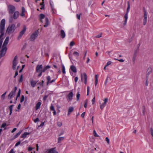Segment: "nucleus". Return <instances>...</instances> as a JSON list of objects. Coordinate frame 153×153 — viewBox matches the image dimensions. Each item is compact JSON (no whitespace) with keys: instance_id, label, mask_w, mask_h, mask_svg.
I'll return each mask as SVG.
<instances>
[{"instance_id":"nucleus-1","label":"nucleus","mask_w":153,"mask_h":153,"mask_svg":"<svg viewBox=\"0 0 153 153\" xmlns=\"http://www.w3.org/2000/svg\"><path fill=\"white\" fill-rule=\"evenodd\" d=\"M5 23V20L4 19H2L0 23V33H1L0 35V49L2 44V40L1 39V38L3 36L4 34Z\"/></svg>"},{"instance_id":"nucleus-2","label":"nucleus","mask_w":153,"mask_h":153,"mask_svg":"<svg viewBox=\"0 0 153 153\" xmlns=\"http://www.w3.org/2000/svg\"><path fill=\"white\" fill-rule=\"evenodd\" d=\"M9 40V37L7 36L2 46V49L1 52V56H4L7 50V45Z\"/></svg>"},{"instance_id":"nucleus-3","label":"nucleus","mask_w":153,"mask_h":153,"mask_svg":"<svg viewBox=\"0 0 153 153\" xmlns=\"http://www.w3.org/2000/svg\"><path fill=\"white\" fill-rule=\"evenodd\" d=\"M15 29V25L14 24H12L9 25L7 28L6 33L9 35H10L13 33L14 32Z\"/></svg>"},{"instance_id":"nucleus-4","label":"nucleus","mask_w":153,"mask_h":153,"mask_svg":"<svg viewBox=\"0 0 153 153\" xmlns=\"http://www.w3.org/2000/svg\"><path fill=\"white\" fill-rule=\"evenodd\" d=\"M16 8L14 6L9 5L8 6V10L9 14H13L15 11Z\"/></svg>"},{"instance_id":"nucleus-5","label":"nucleus","mask_w":153,"mask_h":153,"mask_svg":"<svg viewBox=\"0 0 153 153\" xmlns=\"http://www.w3.org/2000/svg\"><path fill=\"white\" fill-rule=\"evenodd\" d=\"M38 33V30L36 31L31 35L30 38V40L32 41H34L36 39L37 37Z\"/></svg>"},{"instance_id":"nucleus-6","label":"nucleus","mask_w":153,"mask_h":153,"mask_svg":"<svg viewBox=\"0 0 153 153\" xmlns=\"http://www.w3.org/2000/svg\"><path fill=\"white\" fill-rule=\"evenodd\" d=\"M143 23L144 25H145L147 22V12L145 8H143Z\"/></svg>"},{"instance_id":"nucleus-7","label":"nucleus","mask_w":153,"mask_h":153,"mask_svg":"<svg viewBox=\"0 0 153 153\" xmlns=\"http://www.w3.org/2000/svg\"><path fill=\"white\" fill-rule=\"evenodd\" d=\"M27 30V27L25 25H24L23 26V28L22 30L19 33V36L18 37L17 39L18 40L20 39L22 36L24 35V34L25 33Z\"/></svg>"},{"instance_id":"nucleus-8","label":"nucleus","mask_w":153,"mask_h":153,"mask_svg":"<svg viewBox=\"0 0 153 153\" xmlns=\"http://www.w3.org/2000/svg\"><path fill=\"white\" fill-rule=\"evenodd\" d=\"M17 89V87H14L13 89L11 91L10 93L8 95V97L9 99H12L13 96L15 95V93Z\"/></svg>"},{"instance_id":"nucleus-9","label":"nucleus","mask_w":153,"mask_h":153,"mask_svg":"<svg viewBox=\"0 0 153 153\" xmlns=\"http://www.w3.org/2000/svg\"><path fill=\"white\" fill-rule=\"evenodd\" d=\"M81 80L84 81L85 84H87V76L85 73H83L81 74Z\"/></svg>"},{"instance_id":"nucleus-10","label":"nucleus","mask_w":153,"mask_h":153,"mask_svg":"<svg viewBox=\"0 0 153 153\" xmlns=\"http://www.w3.org/2000/svg\"><path fill=\"white\" fill-rule=\"evenodd\" d=\"M17 56H16L14 58L13 62V66L12 68L14 70H15L16 69V65L17 64Z\"/></svg>"},{"instance_id":"nucleus-11","label":"nucleus","mask_w":153,"mask_h":153,"mask_svg":"<svg viewBox=\"0 0 153 153\" xmlns=\"http://www.w3.org/2000/svg\"><path fill=\"white\" fill-rule=\"evenodd\" d=\"M30 82L31 85L32 87H34L36 85L37 82L34 81L33 79H31L30 80Z\"/></svg>"},{"instance_id":"nucleus-12","label":"nucleus","mask_w":153,"mask_h":153,"mask_svg":"<svg viewBox=\"0 0 153 153\" xmlns=\"http://www.w3.org/2000/svg\"><path fill=\"white\" fill-rule=\"evenodd\" d=\"M19 15V13L18 11H16L14 12L13 15V18L14 19H16L18 18Z\"/></svg>"},{"instance_id":"nucleus-13","label":"nucleus","mask_w":153,"mask_h":153,"mask_svg":"<svg viewBox=\"0 0 153 153\" xmlns=\"http://www.w3.org/2000/svg\"><path fill=\"white\" fill-rule=\"evenodd\" d=\"M73 94L72 92H70L68 96V101H71L72 99V97H73Z\"/></svg>"},{"instance_id":"nucleus-14","label":"nucleus","mask_w":153,"mask_h":153,"mask_svg":"<svg viewBox=\"0 0 153 153\" xmlns=\"http://www.w3.org/2000/svg\"><path fill=\"white\" fill-rule=\"evenodd\" d=\"M42 65H37L36 67V71L37 72H41V71L42 70Z\"/></svg>"},{"instance_id":"nucleus-15","label":"nucleus","mask_w":153,"mask_h":153,"mask_svg":"<svg viewBox=\"0 0 153 153\" xmlns=\"http://www.w3.org/2000/svg\"><path fill=\"white\" fill-rule=\"evenodd\" d=\"M70 69L74 73H76L77 72L76 67L74 65H72L71 66Z\"/></svg>"},{"instance_id":"nucleus-16","label":"nucleus","mask_w":153,"mask_h":153,"mask_svg":"<svg viewBox=\"0 0 153 153\" xmlns=\"http://www.w3.org/2000/svg\"><path fill=\"white\" fill-rule=\"evenodd\" d=\"M60 35L62 39L64 38L65 37V31L63 30H61Z\"/></svg>"},{"instance_id":"nucleus-17","label":"nucleus","mask_w":153,"mask_h":153,"mask_svg":"<svg viewBox=\"0 0 153 153\" xmlns=\"http://www.w3.org/2000/svg\"><path fill=\"white\" fill-rule=\"evenodd\" d=\"M41 105V103L40 102H39L37 103L35 106V109L36 110H37L40 107Z\"/></svg>"},{"instance_id":"nucleus-18","label":"nucleus","mask_w":153,"mask_h":153,"mask_svg":"<svg viewBox=\"0 0 153 153\" xmlns=\"http://www.w3.org/2000/svg\"><path fill=\"white\" fill-rule=\"evenodd\" d=\"M74 110V108L72 107H70L68 110V115L69 116L70 115L71 113Z\"/></svg>"},{"instance_id":"nucleus-19","label":"nucleus","mask_w":153,"mask_h":153,"mask_svg":"<svg viewBox=\"0 0 153 153\" xmlns=\"http://www.w3.org/2000/svg\"><path fill=\"white\" fill-rule=\"evenodd\" d=\"M45 20L46 22L45 25H44V26L45 27H47L48 26L49 24L48 19V18H45Z\"/></svg>"},{"instance_id":"nucleus-20","label":"nucleus","mask_w":153,"mask_h":153,"mask_svg":"<svg viewBox=\"0 0 153 153\" xmlns=\"http://www.w3.org/2000/svg\"><path fill=\"white\" fill-rule=\"evenodd\" d=\"M30 133L28 132H25L22 135V137L23 138H25L27 137V135H29L30 134Z\"/></svg>"},{"instance_id":"nucleus-21","label":"nucleus","mask_w":153,"mask_h":153,"mask_svg":"<svg viewBox=\"0 0 153 153\" xmlns=\"http://www.w3.org/2000/svg\"><path fill=\"white\" fill-rule=\"evenodd\" d=\"M46 79L47 80V85H48L50 83V82L51 81V78L50 76H48L46 77Z\"/></svg>"},{"instance_id":"nucleus-22","label":"nucleus","mask_w":153,"mask_h":153,"mask_svg":"<svg viewBox=\"0 0 153 153\" xmlns=\"http://www.w3.org/2000/svg\"><path fill=\"white\" fill-rule=\"evenodd\" d=\"M50 66L49 65H48L45 67L43 69H42V72H45L46 70H47V69H49L50 68Z\"/></svg>"},{"instance_id":"nucleus-23","label":"nucleus","mask_w":153,"mask_h":153,"mask_svg":"<svg viewBox=\"0 0 153 153\" xmlns=\"http://www.w3.org/2000/svg\"><path fill=\"white\" fill-rule=\"evenodd\" d=\"M48 153H58L54 149H51L48 151Z\"/></svg>"},{"instance_id":"nucleus-24","label":"nucleus","mask_w":153,"mask_h":153,"mask_svg":"<svg viewBox=\"0 0 153 153\" xmlns=\"http://www.w3.org/2000/svg\"><path fill=\"white\" fill-rule=\"evenodd\" d=\"M106 105V104L104 103H103L102 104H100V109L102 110L105 106Z\"/></svg>"},{"instance_id":"nucleus-25","label":"nucleus","mask_w":153,"mask_h":153,"mask_svg":"<svg viewBox=\"0 0 153 153\" xmlns=\"http://www.w3.org/2000/svg\"><path fill=\"white\" fill-rule=\"evenodd\" d=\"M130 5L129 3V2H128V7L127 9L126 12V13H128L130 10Z\"/></svg>"},{"instance_id":"nucleus-26","label":"nucleus","mask_w":153,"mask_h":153,"mask_svg":"<svg viewBox=\"0 0 153 153\" xmlns=\"http://www.w3.org/2000/svg\"><path fill=\"white\" fill-rule=\"evenodd\" d=\"M64 139V137H59L58 138V142L60 143L62 141H63Z\"/></svg>"},{"instance_id":"nucleus-27","label":"nucleus","mask_w":153,"mask_h":153,"mask_svg":"<svg viewBox=\"0 0 153 153\" xmlns=\"http://www.w3.org/2000/svg\"><path fill=\"white\" fill-rule=\"evenodd\" d=\"M22 131V130H21L19 132L17 133L16 134V135H15V136H14V138H16L18 137L19 136V135L21 134Z\"/></svg>"},{"instance_id":"nucleus-28","label":"nucleus","mask_w":153,"mask_h":153,"mask_svg":"<svg viewBox=\"0 0 153 153\" xmlns=\"http://www.w3.org/2000/svg\"><path fill=\"white\" fill-rule=\"evenodd\" d=\"M45 17V15L43 14H41L39 15L40 19L42 21V20Z\"/></svg>"},{"instance_id":"nucleus-29","label":"nucleus","mask_w":153,"mask_h":153,"mask_svg":"<svg viewBox=\"0 0 153 153\" xmlns=\"http://www.w3.org/2000/svg\"><path fill=\"white\" fill-rule=\"evenodd\" d=\"M6 93L7 92H5L4 94L1 95V98L2 100H4V99Z\"/></svg>"},{"instance_id":"nucleus-30","label":"nucleus","mask_w":153,"mask_h":153,"mask_svg":"<svg viewBox=\"0 0 153 153\" xmlns=\"http://www.w3.org/2000/svg\"><path fill=\"white\" fill-rule=\"evenodd\" d=\"M7 125V124L6 123H3L2 125L1 126V128H4V129H5L6 128L5 126Z\"/></svg>"},{"instance_id":"nucleus-31","label":"nucleus","mask_w":153,"mask_h":153,"mask_svg":"<svg viewBox=\"0 0 153 153\" xmlns=\"http://www.w3.org/2000/svg\"><path fill=\"white\" fill-rule=\"evenodd\" d=\"M80 96V95L79 92H77L76 94V100L77 101H78L79 100Z\"/></svg>"},{"instance_id":"nucleus-32","label":"nucleus","mask_w":153,"mask_h":153,"mask_svg":"<svg viewBox=\"0 0 153 153\" xmlns=\"http://www.w3.org/2000/svg\"><path fill=\"white\" fill-rule=\"evenodd\" d=\"M93 134L94 136L96 137H99V136L97 134L95 130L93 131Z\"/></svg>"},{"instance_id":"nucleus-33","label":"nucleus","mask_w":153,"mask_h":153,"mask_svg":"<svg viewBox=\"0 0 153 153\" xmlns=\"http://www.w3.org/2000/svg\"><path fill=\"white\" fill-rule=\"evenodd\" d=\"M40 4L41 6V7L40 8L41 9V10L44 9L45 8L44 2H43L42 3H40Z\"/></svg>"},{"instance_id":"nucleus-34","label":"nucleus","mask_w":153,"mask_h":153,"mask_svg":"<svg viewBox=\"0 0 153 153\" xmlns=\"http://www.w3.org/2000/svg\"><path fill=\"white\" fill-rule=\"evenodd\" d=\"M62 72L64 74H65L66 73L65 71V68L64 65H62Z\"/></svg>"},{"instance_id":"nucleus-35","label":"nucleus","mask_w":153,"mask_h":153,"mask_svg":"<svg viewBox=\"0 0 153 153\" xmlns=\"http://www.w3.org/2000/svg\"><path fill=\"white\" fill-rule=\"evenodd\" d=\"M23 80V76L22 75H21L19 79V82H22Z\"/></svg>"},{"instance_id":"nucleus-36","label":"nucleus","mask_w":153,"mask_h":153,"mask_svg":"<svg viewBox=\"0 0 153 153\" xmlns=\"http://www.w3.org/2000/svg\"><path fill=\"white\" fill-rule=\"evenodd\" d=\"M73 54L75 56H79V53L77 52H76V51H75L74 53H73Z\"/></svg>"},{"instance_id":"nucleus-37","label":"nucleus","mask_w":153,"mask_h":153,"mask_svg":"<svg viewBox=\"0 0 153 153\" xmlns=\"http://www.w3.org/2000/svg\"><path fill=\"white\" fill-rule=\"evenodd\" d=\"M25 99V97L24 95H22L21 97V98L20 100V102H22L24 101Z\"/></svg>"},{"instance_id":"nucleus-38","label":"nucleus","mask_w":153,"mask_h":153,"mask_svg":"<svg viewBox=\"0 0 153 153\" xmlns=\"http://www.w3.org/2000/svg\"><path fill=\"white\" fill-rule=\"evenodd\" d=\"M128 13H126V14L124 16V17L125 18V20H127L128 19Z\"/></svg>"},{"instance_id":"nucleus-39","label":"nucleus","mask_w":153,"mask_h":153,"mask_svg":"<svg viewBox=\"0 0 153 153\" xmlns=\"http://www.w3.org/2000/svg\"><path fill=\"white\" fill-rule=\"evenodd\" d=\"M21 89H19V91H18V93L17 96V97H18L20 96V94H21Z\"/></svg>"},{"instance_id":"nucleus-40","label":"nucleus","mask_w":153,"mask_h":153,"mask_svg":"<svg viewBox=\"0 0 153 153\" xmlns=\"http://www.w3.org/2000/svg\"><path fill=\"white\" fill-rule=\"evenodd\" d=\"M52 9V13L53 14H55L56 13V10L54 8V7H52V8H51Z\"/></svg>"},{"instance_id":"nucleus-41","label":"nucleus","mask_w":153,"mask_h":153,"mask_svg":"<svg viewBox=\"0 0 153 153\" xmlns=\"http://www.w3.org/2000/svg\"><path fill=\"white\" fill-rule=\"evenodd\" d=\"M102 33H100L99 34H98V35L96 36H95V37L96 38H100L102 37Z\"/></svg>"},{"instance_id":"nucleus-42","label":"nucleus","mask_w":153,"mask_h":153,"mask_svg":"<svg viewBox=\"0 0 153 153\" xmlns=\"http://www.w3.org/2000/svg\"><path fill=\"white\" fill-rule=\"evenodd\" d=\"M112 63V62L111 61H108V62L106 64V66H108L109 65H110Z\"/></svg>"},{"instance_id":"nucleus-43","label":"nucleus","mask_w":153,"mask_h":153,"mask_svg":"<svg viewBox=\"0 0 153 153\" xmlns=\"http://www.w3.org/2000/svg\"><path fill=\"white\" fill-rule=\"evenodd\" d=\"M89 90H90V88L89 86H87V95H88L89 94Z\"/></svg>"},{"instance_id":"nucleus-44","label":"nucleus","mask_w":153,"mask_h":153,"mask_svg":"<svg viewBox=\"0 0 153 153\" xmlns=\"http://www.w3.org/2000/svg\"><path fill=\"white\" fill-rule=\"evenodd\" d=\"M81 14V13H80L79 14H77L76 15V17L78 19L80 20V15Z\"/></svg>"},{"instance_id":"nucleus-45","label":"nucleus","mask_w":153,"mask_h":153,"mask_svg":"<svg viewBox=\"0 0 153 153\" xmlns=\"http://www.w3.org/2000/svg\"><path fill=\"white\" fill-rule=\"evenodd\" d=\"M62 125V123L61 122H58L57 123V125L59 127H60Z\"/></svg>"},{"instance_id":"nucleus-46","label":"nucleus","mask_w":153,"mask_h":153,"mask_svg":"<svg viewBox=\"0 0 153 153\" xmlns=\"http://www.w3.org/2000/svg\"><path fill=\"white\" fill-rule=\"evenodd\" d=\"M105 140L108 144L109 143V139L108 137L106 138Z\"/></svg>"},{"instance_id":"nucleus-47","label":"nucleus","mask_w":153,"mask_h":153,"mask_svg":"<svg viewBox=\"0 0 153 153\" xmlns=\"http://www.w3.org/2000/svg\"><path fill=\"white\" fill-rule=\"evenodd\" d=\"M33 149V148L32 147L30 146H29L28 148V151H30L32 150Z\"/></svg>"},{"instance_id":"nucleus-48","label":"nucleus","mask_w":153,"mask_h":153,"mask_svg":"<svg viewBox=\"0 0 153 153\" xmlns=\"http://www.w3.org/2000/svg\"><path fill=\"white\" fill-rule=\"evenodd\" d=\"M21 143V142L20 141H18V142H17L15 144V146H18V145H19Z\"/></svg>"},{"instance_id":"nucleus-49","label":"nucleus","mask_w":153,"mask_h":153,"mask_svg":"<svg viewBox=\"0 0 153 153\" xmlns=\"http://www.w3.org/2000/svg\"><path fill=\"white\" fill-rule=\"evenodd\" d=\"M51 110L52 111H54L55 110L54 109V108L53 105H51L50 108Z\"/></svg>"},{"instance_id":"nucleus-50","label":"nucleus","mask_w":153,"mask_h":153,"mask_svg":"<svg viewBox=\"0 0 153 153\" xmlns=\"http://www.w3.org/2000/svg\"><path fill=\"white\" fill-rule=\"evenodd\" d=\"M104 102L103 103H105L106 104L107 102L108 101V99L107 98H105V99L104 100Z\"/></svg>"},{"instance_id":"nucleus-51","label":"nucleus","mask_w":153,"mask_h":153,"mask_svg":"<svg viewBox=\"0 0 153 153\" xmlns=\"http://www.w3.org/2000/svg\"><path fill=\"white\" fill-rule=\"evenodd\" d=\"M74 44V42L72 41L70 42V46H73Z\"/></svg>"},{"instance_id":"nucleus-52","label":"nucleus","mask_w":153,"mask_h":153,"mask_svg":"<svg viewBox=\"0 0 153 153\" xmlns=\"http://www.w3.org/2000/svg\"><path fill=\"white\" fill-rule=\"evenodd\" d=\"M25 10L24 7H22V12L25 13Z\"/></svg>"},{"instance_id":"nucleus-53","label":"nucleus","mask_w":153,"mask_h":153,"mask_svg":"<svg viewBox=\"0 0 153 153\" xmlns=\"http://www.w3.org/2000/svg\"><path fill=\"white\" fill-rule=\"evenodd\" d=\"M34 122L35 123L39 121V119L38 118H36L35 120H34Z\"/></svg>"},{"instance_id":"nucleus-54","label":"nucleus","mask_w":153,"mask_h":153,"mask_svg":"<svg viewBox=\"0 0 153 153\" xmlns=\"http://www.w3.org/2000/svg\"><path fill=\"white\" fill-rule=\"evenodd\" d=\"M13 106V105H11L9 106V108L10 111H12Z\"/></svg>"},{"instance_id":"nucleus-55","label":"nucleus","mask_w":153,"mask_h":153,"mask_svg":"<svg viewBox=\"0 0 153 153\" xmlns=\"http://www.w3.org/2000/svg\"><path fill=\"white\" fill-rule=\"evenodd\" d=\"M115 60H118L120 62H123L124 61V60L123 59H115Z\"/></svg>"},{"instance_id":"nucleus-56","label":"nucleus","mask_w":153,"mask_h":153,"mask_svg":"<svg viewBox=\"0 0 153 153\" xmlns=\"http://www.w3.org/2000/svg\"><path fill=\"white\" fill-rule=\"evenodd\" d=\"M9 153H15V152L14 151L13 149H12L10 151V152H9Z\"/></svg>"},{"instance_id":"nucleus-57","label":"nucleus","mask_w":153,"mask_h":153,"mask_svg":"<svg viewBox=\"0 0 153 153\" xmlns=\"http://www.w3.org/2000/svg\"><path fill=\"white\" fill-rule=\"evenodd\" d=\"M95 97H94L92 100L93 104H94V102H95Z\"/></svg>"},{"instance_id":"nucleus-58","label":"nucleus","mask_w":153,"mask_h":153,"mask_svg":"<svg viewBox=\"0 0 153 153\" xmlns=\"http://www.w3.org/2000/svg\"><path fill=\"white\" fill-rule=\"evenodd\" d=\"M17 129V128H14L13 130L11 131V133H13L14 131H15Z\"/></svg>"},{"instance_id":"nucleus-59","label":"nucleus","mask_w":153,"mask_h":153,"mask_svg":"<svg viewBox=\"0 0 153 153\" xmlns=\"http://www.w3.org/2000/svg\"><path fill=\"white\" fill-rule=\"evenodd\" d=\"M21 16H22L24 17L25 16V14L24 13L22 12V13L20 14Z\"/></svg>"},{"instance_id":"nucleus-60","label":"nucleus","mask_w":153,"mask_h":153,"mask_svg":"<svg viewBox=\"0 0 153 153\" xmlns=\"http://www.w3.org/2000/svg\"><path fill=\"white\" fill-rule=\"evenodd\" d=\"M78 80V78L77 77H76L75 79V82H77Z\"/></svg>"},{"instance_id":"nucleus-61","label":"nucleus","mask_w":153,"mask_h":153,"mask_svg":"<svg viewBox=\"0 0 153 153\" xmlns=\"http://www.w3.org/2000/svg\"><path fill=\"white\" fill-rule=\"evenodd\" d=\"M50 4L51 7V8H52V7H53V3L52 2H50Z\"/></svg>"},{"instance_id":"nucleus-62","label":"nucleus","mask_w":153,"mask_h":153,"mask_svg":"<svg viewBox=\"0 0 153 153\" xmlns=\"http://www.w3.org/2000/svg\"><path fill=\"white\" fill-rule=\"evenodd\" d=\"M85 112H84L83 113H82V114H81V116L82 117H84L85 115Z\"/></svg>"},{"instance_id":"nucleus-63","label":"nucleus","mask_w":153,"mask_h":153,"mask_svg":"<svg viewBox=\"0 0 153 153\" xmlns=\"http://www.w3.org/2000/svg\"><path fill=\"white\" fill-rule=\"evenodd\" d=\"M18 75V71H16L15 73V76H14V77L15 78Z\"/></svg>"},{"instance_id":"nucleus-64","label":"nucleus","mask_w":153,"mask_h":153,"mask_svg":"<svg viewBox=\"0 0 153 153\" xmlns=\"http://www.w3.org/2000/svg\"><path fill=\"white\" fill-rule=\"evenodd\" d=\"M44 122H42L40 124V125L39 126V127H42L44 126Z\"/></svg>"}]
</instances>
